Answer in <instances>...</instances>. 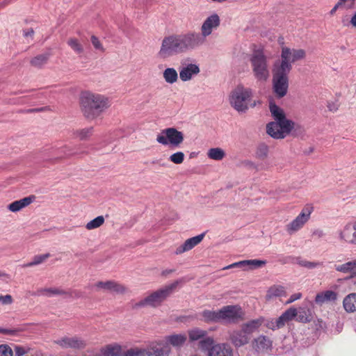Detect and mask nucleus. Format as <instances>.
Returning a JSON list of instances; mask_svg holds the SVG:
<instances>
[{
	"mask_svg": "<svg viewBox=\"0 0 356 356\" xmlns=\"http://www.w3.org/2000/svg\"><path fill=\"white\" fill-rule=\"evenodd\" d=\"M204 44L199 32L195 31H189L181 34H172L162 40L157 56L160 59H167L175 55L197 49Z\"/></svg>",
	"mask_w": 356,
	"mask_h": 356,
	"instance_id": "1",
	"label": "nucleus"
},
{
	"mask_svg": "<svg viewBox=\"0 0 356 356\" xmlns=\"http://www.w3.org/2000/svg\"><path fill=\"white\" fill-rule=\"evenodd\" d=\"M269 109L275 121L267 124V134L275 139L284 138L294 128V122L286 119L284 110L274 102H270Z\"/></svg>",
	"mask_w": 356,
	"mask_h": 356,
	"instance_id": "2",
	"label": "nucleus"
},
{
	"mask_svg": "<svg viewBox=\"0 0 356 356\" xmlns=\"http://www.w3.org/2000/svg\"><path fill=\"white\" fill-rule=\"evenodd\" d=\"M80 104L84 116L89 120L97 118L110 106L107 97L89 92L81 93Z\"/></svg>",
	"mask_w": 356,
	"mask_h": 356,
	"instance_id": "3",
	"label": "nucleus"
},
{
	"mask_svg": "<svg viewBox=\"0 0 356 356\" xmlns=\"http://www.w3.org/2000/svg\"><path fill=\"white\" fill-rule=\"evenodd\" d=\"M252 91L250 88L238 86L232 91L229 95L231 106L238 113H245L249 107H254L256 101L251 103Z\"/></svg>",
	"mask_w": 356,
	"mask_h": 356,
	"instance_id": "4",
	"label": "nucleus"
},
{
	"mask_svg": "<svg viewBox=\"0 0 356 356\" xmlns=\"http://www.w3.org/2000/svg\"><path fill=\"white\" fill-rule=\"evenodd\" d=\"M253 75L257 81H266L270 76L268 58L264 51H253L250 58Z\"/></svg>",
	"mask_w": 356,
	"mask_h": 356,
	"instance_id": "5",
	"label": "nucleus"
},
{
	"mask_svg": "<svg viewBox=\"0 0 356 356\" xmlns=\"http://www.w3.org/2000/svg\"><path fill=\"white\" fill-rule=\"evenodd\" d=\"M291 70L274 63L272 69L273 89L277 97H284L289 88V74Z\"/></svg>",
	"mask_w": 356,
	"mask_h": 356,
	"instance_id": "6",
	"label": "nucleus"
},
{
	"mask_svg": "<svg viewBox=\"0 0 356 356\" xmlns=\"http://www.w3.org/2000/svg\"><path fill=\"white\" fill-rule=\"evenodd\" d=\"M181 280H177L170 285L160 289L140 300L136 305L140 307H156L170 296L174 289L180 283Z\"/></svg>",
	"mask_w": 356,
	"mask_h": 356,
	"instance_id": "7",
	"label": "nucleus"
},
{
	"mask_svg": "<svg viewBox=\"0 0 356 356\" xmlns=\"http://www.w3.org/2000/svg\"><path fill=\"white\" fill-rule=\"evenodd\" d=\"M184 140L183 133L173 127L163 129L156 136L157 143L173 148L179 147Z\"/></svg>",
	"mask_w": 356,
	"mask_h": 356,
	"instance_id": "8",
	"label": "nucleus"
},
{
	"mask_svg": "<svg viewBox=\"0 0 356 356\" xmlns=\"http://www.w3.org/2000/svg\"><path fill=\"white\" fill-rule=\"evenodd\" d=\"M305 56V51L302 49H291L283 47L281 51V59L276 60L275 63L291 71L292 63L303 59Z\"/></svg>",
	"mask_w": 356,
	"mask_h": 356,
	"instance_id": "9",
	"label": "nucleus"
},
{
	"mask_svg": "<svg viewBox=\"0 0 356 356\" xmlns=\"http://www.w3.org/2000/svg\"><path fill=\"white\" fill-rule=\"evenodd\" d=\"M313 207L312 206L305 207L299 215L291 222L286 225V231L289 235H292L303 227L309 220Z\"/></svg>",
	"mask_w": 356,
	"mask_h": 356,
	"instance_id": "10",
	"label": "nucleus"
},
{
	"mask_svg": "<svg viewBox=\"0 0 356 356\" xmlns=\"http://www.w3.org/2000/svg\"><path fill=\"white\" fill-rule=\"evenodd\" d=\"M207 331L199 327H193L188 331L190 342L199 341V347L202 350H206L214 343L212 337H208Z\"/></svg>",
	"mask_w": 356,
	"mask_h": 356,
	"instance_id": "11",
	"label": "nucleus"
},
{
	"mask_svg": "<svg viewBox=\"0 0 356 356\" xmlns=\"http://www.w3.org/2000/svg\"><path fill=\"white\" fill-rule=\"evenodd\" d=\"M220 25V18L217 13H213L208 16L202 22L199 35L206 42L207 38L212 34L213 31L218 29Z\"/></svg>",
	"mask_w": 356,
	"mask_h": 356,
	"instance_id": "12",
	"label": "nucleus"
},
{
	"mask_svg": "<svg viewBox=\"0 0 356 356\" xmlns=\"http://www.w3.org/2000/svg\"><path fill=\"white\" fill-rule=\"evenodd\" d=\"M219 312L220 322L229 323L237 322L243 314L241 307L237 305L224 306Z\"/></svg>",
	"mask_w": 356,
	"mask_h": 356,
	"instance_id": "13",
	"label": "nucleus"
},
{
	"mask_svg": "<svg viewBox=\"0 0 356 356\" xmlns=\"http://www.w3.org/2000/svg\"><path fill=\"white\" fill-rule=\"evenodd\" d=\"M252 347L258 353H264L273 349V341L268 337L260 334L252 341Z\"/></svg>",
	"mask_w": 356,
	"mask_h": 356,
	"instance_id": "14",
	"label": "nucleus"
},
{
	"mask_svg": "<svg viewBox=\"0 0 356 356\" xmlns=\"http://www.w3.org/2000/svg\"><path fill=\"white\" fill-rule=\"evenodd\" d=\"M200 72L198 65L195 63L181 64L179 68V78L184 81H191L193 77L197 76Z\"/></svg>",
	"mask_w": 356,
	"mask_h": 356,
	"instance_id": "15",
	"label": "nucleus"
},
{
	"mask_svg": "<svg viewBox=\"0 0 356 356\" xmlns=\"http://www.w3.org/2000/svg\"><path fill=\"white\" fill-rule=\"evenodd\" d=\"M96 286L99 289H104L105 291L115 294H124L127 291L125 286L114 280L98 282L96 284Z\"/></svg>",
	"mask_w": 356,
	"mask_h": 356,
	"instance_id": "16",
	"label": "nucleus"
},
{
	"mask_svg": "<svg viewBox=\"0 0 356 356\" xmlns=\"http://www.w3.org/2000/svg\"><path fill=\"white\" fill-rule=\"evenodd\" d=\"M207 350V356H233V349L227 343L214 342Z\"/></svg>",
	"mask_w": 356,
	"mask_h": 356,
	"instance_id": "17",
	"label": "nucleus"
},
{
	"mask_svg": "<svg viewBox=\"0 0 356 356\" xmlns=\"http://www.w3.org/2000/svg\"><path fill=\"white\" fill-rule=\"evenodd\" d=\"M55 343L63 348L82 349L86 346V341L78 337H63Z\"/></svg>",
	"mask_w": 356,
	"mask_h": 356,
	"instance_id": "18",
	"label": "nucleus"
},
{
	"mask_svg": "<svg viewBox=\"0 0 356 356\" xmlns=\"http://www.w3.org/2000/svg\"><path fill=\"white\" fill-rule=\"evenodd\" d=\"M229 339L235 347H241L248 344L250 336L241 327V330H234L230 333Z\"/></svg>",
	"mask_w": 356,
	"mask_h": 356,
	"instance_id": "19",
	"label": "nucleus"
},
{
	"mask_svg": "<svg viewBox=\"0 0 356 356\" xmlns=\"http://www.w3.org/2000/svg\"><path fill=\"white\" fill-rule=\"evenodd\" d=\"M204 236L205 233H202L197 236L188 238L182 245L176 248L175 254H181L185 252L192 250L194 247L201 243Z\"/></svg>",
	"mask_w": 356,
	"mask_h": 356,
	"instance_id": "20",
	"label": "nucleus"
},
{
	"mask_svg": "<svg viewBox=\"0 0 356 356\" xmlns=\"http://www.w3.org/2000/svg\"><path fill=\"white\" fill-rule=\"evenodd\" d=\"M170 348L168 344L163 343H152L147 350L145 355L147 356H168Z\"/></svg>",
	"mask_w": 356,
	"mask_h": 356,
	"instance_id": "21",
	"label": "nucleus"
},
{
	"mask_svg": "<svg viewBox=\"0 0 356 356\" xmlns=\"http://www.w3.org/2000/svg\"><path fill=\"white\" fill-rule=\"evenodd\" d=\"M34 199V196L26 197L13 202L7 206V208L9 211L16 213L31 204Z\"/></svg>",
	"mask_w": 356,
	"mask_h": 356,
	"instance_id": "22",
	"label": "nucleus"
},
{
	"mask_svg": "<svg viewBox=\"0 0 356 356\" xmlns=\"http://www.w3.org/2000/svg\"><path fill=\"white\" fill-rule=\"evenodd\" d=\"M286 261L288 262H291L292 264H296L300 266L308 268L313 269L317 267H321L323 266V262L319 261H309L305 259H302L301 257H289L286 258Z\"/></svg>",
	"mask_w": 356,
	"mask_h": 356,
	"instance_id": "23",
	"label": "nucleus"
},
{
	"mask_svg": "<svg viewBox=\"0 0 356 356\" xmlns=\"http://www.w3.org/2000/svg\"><path fill=\"white\" fill-rule=\"evenodd\" d=\"M51 153L56 156L49 159L55 161L75 155L77 154V152L69 146H64L61 148H53Z\"/></svg>",
	"mask_w": 356,
	"mask_h": 356,
	"instance_id": "24",
	"label": "nucleus"
},
{
	"mask_svg": "<svg viewBox=\"0 0 356 356\" xmlns=\"http://www.w3.org/2000/svg\"><path fill=\"white\" fill-rule=\"evenodd\" d=\"M297 316V309L291 307L286 309L282 314L277 319V324L280 325V329L284 327L286 324L291 321Z\"/></svg>",
	"mask_w": 356,
	"mask_h": 356,
	"instance_id": "25",
	"label": "nucleus"
},
{
	"mask_svg": "<svg viewBox=\"0 0 356 356\" xmlns=\"http://www.w3.org/2000/svg\"><path fill=\"white\" fill-rule=\"evenodd\" d=\"M337 298V293L333 291L327 290L318 293L315 298V302L318 305H323L327 302L334 301Z\"/></svg>",
	"mask_w": 356,
	"mask_h": 356,
	"instance_id": "26",
	"label": "nucleus"
},
{
	"mask_svg": "<svg viewBox=\"0 0 356 356\" xmlns=\"http://www.w3.org/2000/svg\"><path fill=\"white\" fill-rule=\"evenodd\" d=\"M264 322V318L259 317L243 324L241 327L250 336L252 333L257 331Z\"/></svg>",
	"mask_w": 356,
	"mask_h": 356,
	"instance_id": "27",
	"label": "nucleus"
},
{
	"mask_svg": "<svg viewBox=\"0 0 356 356\" xmlns=\"http://www.w3.org/2000/svg\"><path fill=\"white\" fill-rule=\"evenodd\" d=\"M286 291L284 286L273 285L267 291L266 298L267 300H270L275 298L286 297Z\"/></svg>",
	"mask_w": 356,
	"mask_h": 356,
	"instance_id": "28",
	"label": "nucleus"
},
{
	"mask_svg": "<svg viewBox=\"0 0 356 356\" xmlns=\"http://www.w3.org/2000/svg\"><path fill=\"white\" fill-rule=\"evenodd\" d=\"M201 316L204 322L210 323H220V312L219 310H209L205 309L201 313Z\"/></svg>",
	"mask_w": 356,
	"mask_h": 356,
	"instance_id": "29",
	"label": "nucleus"
},
{
	"mask_svg": "<svg viewBox=\"0 0 356 356\" xmlns=\"http://www.w3.org/2000/svg\"><path fill=\"white\" fill-rule=\"evenodd\" d=\"M343 305L346 312H356V293H353L346 296L343 299Z\"/></svg>",
	"mask_w": 356,
	"mask_h": 356,
	"instance_id": "30",
	"label": "nucleus"
},
{
	"mask_svg": "<svg viewBox=\"0 0 356 356\" xmlns=\"http://www.w3.org/2000/svg\"><path fill=\"white\" fill-rule=\"evenodd\" d=\"M335 270L341 273H350L353 275H356V259L346 262L341 265L335 266Z\"/></svg>",
	"mask_w": 356,
	"mask_h": 356,
	"instance_id": "31",
	"label": "nucleus"
},
{
	"mask_svg": "<svg viewBox=\"0 0 356 356\" xmlns=\"http://www.w3.org/2000/svg\"><path fill=\"white\" fill-rule=\"evenodd\" d=\"M178 73L173 67H167L163 72L165 81L169 84H173L178 80Z\"/></svg>",
	"mask_w": 356,
	"mask_h": 356,
	"instance_id": "32",
	"label": "nucleus"
},
{
	"mask_svg": "<svg viewBox=\"0 0 356 356\" xmlns=\"http://www.w3.org/2000/svg\"><path fill=\"white\" fill-rule=\"evenodd\" d=\"M51 54L49 52H47L44 54H39L31 60V64L32 66L41 68L44 65L47 63L50 57Z\"/></svg>",
	"mask_w": 356,
	"mask_h": 356,
	"instance_id": "33",
	"label": "nucleus"
},
{
	"mask_svg": "<svg viewBox=\"0 0 356 356\" xmlns=\"http://www.w3.org/2000/svg\"><path fill=\"white\" fill-rule=\"evenodd\" d=\"M186 336L184 334H172L166 337V341L173 346H181L186 341Z\"/></svg>",
	"mask_w": 356,
	"mask_h": 356,
	"instance_id": "34",
	"label": "nucleus"
},
{
	"mask_svg": "<svg viewBox=\"0 0 356 356\" xmlns=\"http://www.w3.org/2000/svg\"><path fill=\"white\" fill-rule=\"evenodd\" d=\"M67 43L68 46L78 55H81L84 52V47L80 41L76 38H70Z\"/></svg>",
	"mask_w": 356,
	"mask_h": 356,
	"instance_id": "35",
	"label": "nucleus"
},
{
	"mask_svg": "<svg viewBox=\"0 0 356 356\" xmlns=\"http://www.w3.org/2000/svg\"><path fill=\"white\" fill-rule=\"evenodd\" d=\"M225 155V152L220 147H213L209 149L207 152V156L215 161L222 160Z\"/></svg>",
	"mask_w": 356,
	"mask_h": 356,
	"instance_id": "36",
	"label": "nucleus"
},
{
	"mask_svg": "<svg viewBox=\"0 0 356 356\" xmlns=\"http://www.w3.org/2000/svg\"><path fill=\"white\" fill-rule=\"evenodd\" d=\"M104 356H119L121 353V347L118 344L108 345L102 349Z\"/></svg>",
	"mask_w": 356,
	"mask_h": 356,
	"instance_id": "37",
	"label": "nucleus"
},
{
	"mask_svg": "<svg viewBox=\"0 0 356 356\" xmlns=\"http://www.w3.org/2000/svg\"><path fill=\"white\" fill-rule=\"evenodd\" d=\"M49 253H46L44 254H38L33 257V260L31 262L23 264L22 266L23 268L32 267L34 266L39 265L44 261H46L49 257H50Z\"/></svg>",
	"mask_w": 356,
	"mask_h": 356,
	"instance_id": "38",
	"label": "nucleus"
},
{
	"mask_svg": "<svg viewBox=\"0 0 356 356\" xmlns=\"http://www.w3.org/2000/svg\"><path fill=\"white\" fill-rule=\"evenodd\" d=\"M93 127H88L82 129H77L73 132L75 137L79 138L80 140H86L92 135Z\"/></svg>",
	"mask_w": 356,
	"mask_h": 356,
	"instance_id": "39",
	"label": "nucleus"
},
{
	"mask_svg": "<svg viewBox=\"0 0 356 356\" xmlns=\"http://www.w3.org/2000/svg\"><path fill=\"white\" fill-rule=\"evenodd\" d=\"M104 222V218L102 216H99L93 220L89 221L86 225V228L88 230H92L101 227Z\"/></svg>",
	"mask_w": 356,
	"mask_h": 356,
	"instance_id": "40",
	"label": "nucleus"
},
{
	"mask_svg": "<svg viewBox=\"0 0 356 356\" xmlns=\"http://www.w3.org/2000/svg\"><path fill=\"white\" fill-rule=\"evenodd\" d=\"M266 264V260L250 259L245 260V270L247 268L254 269L262 267Z\"/></svg>",
	"mask_w": 356,
	"mask_h": 356,
	"instance_id": "41",
	"label": "nucleus"
},
{
	"mask_svg": "<svg viewBox=\"0 0 356 356\" xmlns=\"http://www.w3.org/2000/svg\"><path fill=\"white\" fill-rule=\"evenodd\" d=\"M268 147L264 143H261L258 145L256 156L259 159H264L268 156Z\"/></svg>",
	"mask_w": 356,
	"mask_h": 356,
	"instance_id": "42",
	"label": "nucleus"
},
{
	"mask_svg": "<svg viewBox=\"0 0 356 356\" xmlns=\"http://www.w3.org/2000/svg\"><path fill=\"white\" fill-rule=\"evenodd\" d=\"M185 155L182 152H177L171 154L169 160L175 164H181L184 160Z\"/></svg>",
	"mask_w": 356,
	"mask_h": 356,
	"instance_id": "43",
	"label": "nucleus"
},
{
	"mask_svg": "<svg viewBox=\"0 0 356 356\" xmlns=\"http://www.w3.org/2000/svg\"><path fill=\"white\" fill-rule=\"evenodd\" d=\"M64 292L60 289H42L38 291V294L40 295H48V296H52V295H60L63 294Z\"/></svg>",
	"mask_w": 356,
	"mask_h": 356,
	"instance_id": "44",
	"label": "nucleus"
},
{
	"mask_svg": "<svg viewBox=\"0 0 356 356\" xmlns=\"http://www.w3.org/2000/svg\"><path fill=\"white\" fill-rule=\"evenodd\" d=\"M296 320L301 323H308L311 321L309 315L304 309L297 312Z\"/></svg>",
	"mask_w": 356,
	"mask_h": 356,
	"instance_id": "45",
	"label": "nucleus"
},
{
	"mask_svg": "<svg viewBox=\"0 0 356 356\" xmlns=\"http://www.w3.org/2000/svg\"><path fill=\"white\" fill-rule=\"evenodd\" d=\"M90 40L92 44L97 51H99L100 52H104L105 49L98 38H97L95 35H92L90 38Z\"/></svg>",
	"mask_w": 356,
	"mask_h": 356,
	"instance_id": "46",
	"label": "nucleus"
},
{
	"mask_svg": "<svg viewBox=\"0 0 356 356\" xmlns=\"http://www.w3.org/2000/svg\"><path fill=\"white\" fill-rule=\"evenodd\" d=\"M124 356H145V350L138 348H131L128 350Z\"/></svg>",
	"mask_w": 356,
	"mask_h": 356,
	"instance_id": "47",
	"label": "nucleus"
},
{
	"mask_svg": "<svg viewBox=\"0 0 356 356\" xmlns=\"http://www.w3.org/2000/svg\"><path fill=\"white\" fill-rule=\"evenodd\" d=\"M265 326L271 330H279L280 329V325H278V324H277V319H274V318H271V319H268V320H266V321L265 322Z\"/></svg>",
	"mask_w": 356,
	"mask_h": 356,
	"instance_id": "48",
	"label": "nucleus"
},
{
	"mask_svg": "<svg viewBox=\"0 0 356 356\" xmlns=\"http://www.w3.org/2000/svg\"><path fill=\"white\" fill-rule=\"evenodd\" d=\"M0 356H13L12 349L7 345H1Z\"/></svg>",
	"mask_w": 356,
	"mask_h": 356,
	"instance_id": "49",
	"label": "nucleus"
},
{
	"mask_svg": "<svg viewBox=\"0 0 356 356\" xmlns=\"http://www.w3.org/2000/svg\"><path fill=\"white\" fill-rule=\"evenodd\" d=\"M13 302V298L10 295L0 296V303L2 305H10Z\"/></svg>",
	"mask_w": 356,
	"mask_h": 356,
	"instance_id": "50",
	"label": "nucleus"
},
{
	"mask_svg": "<svg viewBox=\"0 0 356 356\" xmlns=\"http://www.w3.org/2000/svg\"><path fill=\"white\" fill-rule=\"evenodd\" d=\"M235 267L242 268L245 269V260L233 263V264L223 268V269L224 270L229 269V268H235Z\"/></svg>",
	"mask_w": 356,
	"mask_h": 356,
	"instance_id": "51",
	"label": "nucleus"
},
{
	"mask_svg": "<svg viewBox=\"0 0 356 356\" xmlns=\"http://www.w3.org/2000/svg\"><path fill=\"white\" fill-rule=\"evenodd\" d=\"M302 297V293H294L293 295L291 296V297L289 298V299L286 302V304H290L300 298H301Z\"/></svg>",
	"mask_w": 356,
	"mask_h": 356,
	"instance_id": "52",
	"label": "nucleus"
},
{
	"mask_svg": "<svg viewBox=\"0 0 356 356\" xmlns=\"http://www.w3.org/2000/svg\"><path fill=\"white\" fill-rule=\"evenodd\" d=\"M15 352L17 356H23L26 353L25 348L22 346H15Z\"/></svg>",
	"mask_w": 356,
	"mask_h": 356,
	"instance_id": "53",
	"label": "nucleus"
},
{
	"mask_svg": "<svg viewBox=\"0 0 356 356\" xmlns=\"http://www.w3.org/2000/svg\"><path fill=\"white\" fill-rule=\"evenodd\" d=\"M34 31L33 29H29L27 30H24L23 35L24 37H32L33 35Z\"/></svg>",
	"mask_w": 356,
	"mask_h": 356,
	"instance_id": "54",
	"label": "nucleus"
},
{
	"mask_svg": "<svg viewBox=\"0 0 356 356\" xmlns=\"http://www.w3.org/2000/svg\"><path fill=\"white\" fill-rule=\"evenodd\" d=\"M343 3H341V1L339 0L338 3L332 8V9L330 10V15H334L337 10L340 8Z\"/></svg>",
	"mask_w": 356,
	"mask_h": 356,
	"instance_id": "55",
	"label": "nucleus"
},
{
	"mask_svg": "<svg viewBox=\"0 0 356 356\" xmlns=\"http://www.w3.org/2000/svg\"><path fill=\"white\" fill-rule=\"evenodd\" d=\"M313 235L317 236L318 238H321L324 236V233L321 229H316L313 232Z\"/></svg>",
	"mask_w": 356,
	"mask_h": 356,
	"instance_id": "56",
	"label": "nucleus"
},
{
	"mask_svg": "<svg viewBox=\"0 0 356 356\" xmlns=\"http://www.w3.org/2000/svg\"><path fill=\"white\" fill-rule=\"evenodd\" d=\"M341 23L344 26H349L350 24V20L348 19L347 16H344L341 19Z\"/></svg>",
	"mask_w": 356,
	"mask_h": 356,
	"instance_id": "57",
	"label": "nucleus"
},
{
	"mask_svg": "<svg viewBox=\"0 0 356 356\" xmlns=\"http://www.w3.org/2000/svg\"><path fill=\"white\" fill-rule=\"evenodd\" d=\"M327 108L329 111L332 112H334L338 109L337 106L334 103H328Z\"/></svg>",
	"mask_w": 356,
	"mask_h": 356,
	"instance_id": "58",
	"label": "nucleus"
},
{
	"mask_svg": "<svg viewBox=\"0 0 356 356\" xmlns=\"http://www.w3.org/2000/svg\"><path fill=\"white\" fill-rule=\"evenodd\" d=\"M350 23L352 26L356 28V12L354 13L353 15L352 16L351 19H350Z\"/></svg>",
	"mask_w": 356,
	"mask_h": 356,
	"instance_id": "59",
	"label": "nucleus"
},
{
	"mask_svg": "<svg viewBox=\"0 0 356 356\" xmlns=\"http://www.w3.org/2000/svg\"><path fill=\"white\" fill-rule=\"evenodd\" d=\"M341 1V3H343V4L346 3V2H348L350 1L351 3V5L350 6H347V8H353V6L355 4V0H339Z\"/></svg>",
	"mask_w": 356,
	"mask_h": 356,
	"instance_id": "60",
	"label": "nucleus"
},
{
	"mask_svg": "<svg viewBox=\"0 0 356 356\" xmlns=\"http://www.w3.org/2000/svg\"><path fill=\"white\" fill-rule=\"evenodd\" d=\"M175 271L174 269H166V270H164L163 272H162V275L163 276H167L169 274L173 273Z\"/></svg>",
	"mask_w": 356,
	"mask_h": 356,
	"instance_id": "61",
	"label": "nucleus"
},
{
	"mask_svg": "<svg viewBox=\"0 0 356 356\" xmlns=\"http://www.w3.org/2000/svg\"><path fill=\"white\" fill-rule=\"evenodd\" d=\"M45 109H46L45 108H36V109L29 110V111H37V112H40V111H44Z\"/></svg>",
	"mask_w": 356,
	"mask_h": 356,
	"instance_id": "62",
	"label": "nucleus"
},
{
	"mask_svg": "<svg viewBox=\"0 0 356 356\" xmlns=\"http://www.w3.org/2000/svg\"><path fill=\"white\" fill-rule=\"evenodd\" d=\"M8 277V275L6 273L0 272V277Z\"/></svg>",
	"mask_w": 356,
	"mask_h": 356,
	"instance_id": "63",
	"label": "nucleus"
},
{
	"mask_svg": "<svg viewBox=\"0 0 356 356\" xmlns=\"http://www.w3.org/2000/svg\"><path fill=\"white\" fill-rule=\"evenodd\" d=\"M353 238L354 240L356 241V232H355L353 234Z\"/></svg>",
	"mask_w": 356,
	"mask_h": 356,
	"instance_id": "64",
	"label": "nucleus"
}]
</instances>
